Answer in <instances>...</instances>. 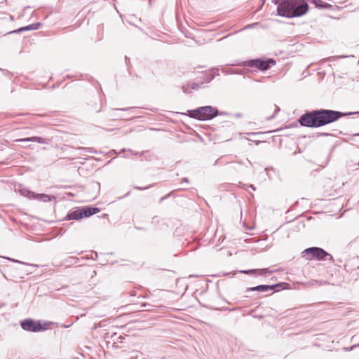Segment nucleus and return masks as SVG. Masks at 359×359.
<instances>
[{"label": "nucleus", "mask_w": 359, "mask_h": 359, "mask_svg": "<svg viewBox=\"0 0 359 359\" xmlns=\"http://www.w3.org/2000/svg\"><path fill=\"white\" fill-rule=\"evenodd\" d=\"M257 269H249V270H243V271H240L239 272L241 273H245V274H253L255 276H257Z\"/></svg>", "instance_id": "ddd939ff"}, {"label": "nucleus", "mask_w": 359, "mask_h": 359, "mask_svg": "<svg viewBox=\"0 0 359 359\" xmlns=\"http://www.w3.org/2000/svg\"><path fill=\"white\" fill-rule=\"evenodd\" d=\"M355 135H359V133H355Z\"/></svg>", "instance_id": "473e14b6"}, {"label": "nucleus", "mask_w": 359, "mask_h": 359, "mask_svg": "<svg viewBox=\"0 0 359 359\" xmlns=\"http://www.w3.org/2000/svg\"><path fill=\"white\" fill-rule=\"evenodd\" d=\"M41 26V23L39 22H37V23H33L32 25H29L28 26H26V27H22L17 30H15V31H13V32H10L9 33H19V32H22L23 31H29V30H36L38 29Z\"/></svg>", "instance_id": "6e6552de"}, {"label": "nucleus", "mask_w": 359, "mask_h": 359, "mask_svg": "<svg viewBox=\"0 0 359 359\" xmlns=\"http://www.w3.org/2000/svg\"><path fill=\"white\" fill-rule=\"evenodd\" d=\"M321 135H330V134L329 133H322Z\"/></svg>", "instance_id": "c85d7f7f"}, {"label": "nucleus", "mask_w": 359, "mask_h": 359, "mask_svg": "<svg viewBox=\"0 0 359 359\" xmlns=\"http://www.w3.org/2000/svg\"><path fill=\"white\" fill-rule=\"evenodd\" d=\"M288 140H285V142H287L288 140H291L290 139L287 138Z\"/></svg>", "instance_id": "7c9ffc66"}, {"label": "nucleus", "mask_w": 359, "mask_h": 359, "mask_svg": "<svg viewBox=\"0 0 359 359\" xmlns=\"http://www.w3.org/2000/svg\"><path fill=\"white\" fill-rule=\"evenodd\" d=\"M272 2L278 6V15L283 17H299L309 9L308 4L304 0H272Z\"/></svg>", "instance_id": "f03ea898"}, {"label": "nucleus", "mask_w": 359, "mask_h": 359, "mask_svg": "<svg viewBox=\"0 0 359 359\" xmlns=\"http://www.w3.org/2000/svg\"><path fill=\"white\" fill-rule=\"evenodd\" d=\"M8 260H11L13 262H17V263H20V264H27V263L25 262H20L19 260H17V259H10V258H8Z\"/></svg>", "instance_id": "f3484780"}, {"label": "nucleus", "mask_w": 359, "mask_h": 359, "mask_svg": "<svg viewBox=\"0 0 359 359\" xmlns=\"http://www.w3.org/2000/svg\"><path fill=\"white\" fill-rule=\"evenodd\" d=\"M273 114L271 116L267 117V119L273 118L275 115L280 111V108L277 105H273Z\"/></svg>", "instance_id": "4468645a"}, {"label": "nucleus", "mask_w": 359, "mask_h": 359, "mask_svg": "<svg viewBox=\"0 0 359 359\" xmlns=\"http://www.w3.org/2000/svg\"><path fill=\"white\" fill-rule=\"evenodd\" d=\"M20 326L24 330L32 332H37L45 330L39 321H35L31 318L22 320Z\"/></svg>", "instance_id": "0eeeda50"}, {"label": "nucleus", "mask_w": 359, "mask_h": 359, "mask_svg": "<svg viewBox=\"0 0 359 359\" xmlns=\"http://www.w3.org/2000/svg\"><path fill=\"white\" fill-rule=\"evenodd\" d=\"M311 1L317 7L319 8H325L326 7V4L323 3L320 0H311Z\"/></svg>", "instance_id": "f8f14e48"}, {"label": "nucleus", "mask_w": 359, "mask_h": 359, "mask_svg": "<svg viewBox=\"0 0 359 359\" xmlns=\"http://www.w3.org/2000/svg\"><path fill=\"white\" fill-rule=\"evenodd\" d=\"M250 187L253 189V190H255V187L252 185V184H250Z\"/></svg>", "instance_id": "5701e85b"}, {"label": "nucleus", "mask_w": 359, "mask_h": 359, "mask_svg": "<svg viewBox=\"0 0 359 359\" xmlns=\"http://www.w3.org/2000/svg\"><path fill=\"white\" fill-rule=\"evenodd\" d=\"M306 137L305 135H303V136H299V138L297 139V142H299L301 140H302L303 139H304Z\"/></svg>", "instance_id": "412c9836"}, {"label": "nucleus", "mask_w": 359, "mask_h": 359, "mask_svg": "<svg viewBox=\"0 0 359 359\" xmlns=\"http://www.w3.org/2000/svg\"><path fill=\"white\" fill-rule=\"evenodd\" d=\"M359 114L357 112L342 113L330 109L313 110L302 114L299 118L302 126L318 128L337 121L343 116Z\"/></svg>", "instance_id": "f257e3e1"}, {"label": "nucleus", "mask_w": 359, "mask_h": 359, "mask_svg": "<svg viewBox=\"0 0 359 359\" xmlns=\"http://www.w3.org/2000/svg\"><path fill=\"white\" fill-rule=\"evenodd\" d=\"M15 141L22 142H39V143H45L46 142V140L44 138H43L41 137H39V136H32L31 137L16 140Z\"/></svg>", "instance_id": "1a4fd4ad"}, {"label": "nucleus", "mask_w": 359, "mask_h": 359, "mask_svg": "<svg viewBox=\"0 0 359 359\" xmlns=\"http://www.w3.org/2000/svg\"><path fill=\"white\" fill-rule=\"evenodd\" d=\"M187 115L201 121L210 120L218 114V110L211 106L200 107L195 109L187 110Z\"/></svg>", "instance_id": "7ed1b4c3"}, {"label": "nucleus", "mask_w": 359, "mask_h": 359, "mask_svg": "<svg viewBox=\"0 0 359 359\" xmlns=\"http://www.w3.org/2000/svg\"><path fill=\"white\" fill-rule=\"evenodd\" d=\"M43 201H49V200H50L49 196H47V195H43Z\"/></svg>", "instance_id": "6ab92c4d"}, {"label": "nucleus", "mask_w": 359, "mask_h": 359, "mask_svg": "<svg viewBox=\"0 0 359 359\" xmlns=\"http://www.w3.org/2000/svg\"><path fill=\"white\" fill-rule=\"evenodd\" d=\"M136 189H142V188H140V187H136Z\"/></svg>", "instance_id": "2f4dec72"}, {"label": "nucleus", "mask_w": 359, "mask_h": 359, "mask_svg": "<svg viewBox=\"0 0 359 359\" xmlns=\"http://www.w3.org/2000/svg\"><path fill=\"white\" fill-rule=\"evenodd\" d=\"M80 149H82V150H85V151H87L88 152H92L91 151V149L90 148H84V147H82V148H79Z\"/></svg>", "instance_id": "aec40b11"}, {"label": "nucleus", "mask_w": 359, "mask_h": 359, "mask_svg": "<svg viewBox=\"0 0 359 359\" xmlns=\"http://www.w3.org/2000/svg\"><path fill=\"white\" fill-rule=\"evenodd\" d=\"M273 131L274 130H270V131H266V132H251V133H245V135H264V134L271 133V132H273Z\"/></svg>", "instance_id": "2eb2a0df"}, {"label": "nucleus", "mask_w": 359, "mask_h": 359, "mask_svg": "<svg viewBox=\"0 0 359 359\" xmlns=\"http://www.w3.org/2000/svg\"><path fill=\"white\" fill-rule=\"evenodd\" d=\"M198 140L201 142H204V144H206V142L205 140L203 138L202 136H198Z\"/></svg>", "instance_id": "a211bd4d"}, {"label": "nucleus", "mask_w": 359, "mask_h": 359, "mask_svg": "<svg viewBox=\"0 0 359 359\" xmlns=\"http://www.w3.org/2000/svg\"><path fill=\"white\" fill-rule=\"evenodd\" d=\"M205 137L208 139V140H209L210 142V141H212V139L210 138V136L207 135V136H205Z\"/></svg>", "instance_id": "b1692460"}, {"label": "nucleus", "mask_w": 359, "mask_h": 359, "mask_svg": "<svg viewBox=\"0 0 359 359\" xmlns=\"http://www.w3.org/2000/svg\"><path fill=\"white\" fill-rule=\"evenodd\" d=\"M147 153V151H142L141 152V156H143L144 155V154Z\"/></svg>", "instance_id": "a878e982"}, {"label": "nucleus", "mask_w": 359, "mask_h": 359, "mask_svg": "<svg viewBox=\"0 0 359 359\" xmlns=\"http://www.w3.org/2000/svg\"><path fill=\"white\" fill-rule=\"evenodd\" d=\"M275 64L276 62L273 59H268L267 60L255 59L243 62V66L264 71L269 69L271 67L275 65Z\"/></svg>", "instance_id": "423d86ee"}, {"label": "nucleus", "mask_w": 359, "mask_h": 359, "mask_svg": "<svg viewBox=\"0 0 359 359\" xmlns=\"http://www.w3.org/2000/svg\"><path fill=\"white\" fill-rule=\"evenodd\" d=\"M304 257L306 256V259L312 260H323V261H331L333 257L331 255L324 250L323 248L318 247H311L305 249L303 252Z\"/></svg>", "instance_id": "39448f33"}, {"label": "nucleus", "mask_w": 359, "mask_h": 359, "mask_svg": "<svg viewBox=\"0 0 359 359\" xmlns=\"http://www.w3.org/2000/svg\"><path fill=\"white\" fill-rule=\"evenodd\" d=\"M182 180H183V182H188V179L187 178H184Z\"/></svg>", "instance_id": "393cba45"}, {"label": "nucleus", "mask_w": 359, "mask_h": 359, "mask_svg": "<svg viewBox=\"0 0 359 359\" xmlns=\"http://www.w3.org/2000/svg\"><path fill=\"white\" fill-rule=\"evenodd\" d=\"M236 116H237V117H241V114H236Z\"/></svg>", "instance_id": "cd10ccee"}, {"label": "nucleus", "mask_w": 359, "mask_h": 359, "mask_svg": "<svg viewBox=\"0 0 359 359\" xmlns=\"http://www.w3.org/2000/svg\"><path fill=\"white\" fill-rule=\"evenodd\" d=\"M254 292V291H257V292H259V285H257V286H255V287H248L246 289V292Z\"/></svg>", "instance_id": "dca6fc26"}, {"label": "nucleus", "mask_w": 359, "mask_h": 359, "mask_svg": "<svg viewBox=\"0 0 359 359\" xmlns=\"http://www.w3.org/2000/svg\"><path fill=\"white\" fill-rule=\"evenodd\" d=\"M257 276H263L268 273H272V271H270L268 268L257 269Z\"/></svg>", "instance_id": "9b49d317"}, {"label": "nucleus", "mask_w": 359, "mask_h": 359, "mask_svg": "<svg viewBox=\"0 0 359 359\" xmlns=\"http://www.w3.org/2000/svg\"><path fill=\"white\" fill-rule=\"evenodd\" d=\"M281 285L280 283L275 284V285H259V292H266L269 290H273L275 288L280 287Z\"/></svg>", "instance_id": "9d476101"}, {"label": "nucleus", "mask_w": 359, "mask_h": 359, "mask_svg": "<svg viewBox=\"0 0 359 359\" xmlns=\"http://www.w3.org/2000/svg\"><path fill=\"white\" fill-rule=\"evenodd\" d=\"M100 212L98 208L84 206L83 208H78L76 210L69 212L66 217V220H79L84 217H88Z\"/></svg>", "instance_id": "20e7f679"}, {"label": "nucleus", "mask_w": 359, "mask_h": 359, "mask_svg": "<svg viewBox=\"0 0 359 359\" xmlns=\"http://www.w3.org/2000/svg\"><path fill=\"white\" fill-rule=\"evenodd\" d=\"M326 164H327V161L325 163V164H324V165H320V166H321V167H324V166H325V165H326Z\"/></svg>", "instance_id": "bb28decb"}, {"label": "nucleus", "mask_w": 359, "mask_h": 359, "mask_svg": "<svg viewBox=\"0 0 359 359\" xmlns=\"http://www.w3.org/2000/svg\"><path fill=\"white\" fill-rule=\"evenodd\" d=\"M217 161H218V160L215 161V162L214 165H216V164H217Z\"/></svg>", "instance_id": "c756f323"}, {"label": "nucleus", "mask_w": 359, "mask_h": 359, "mask_svg": "<svg viewBox=\"0 0 359 359\" xmlns=\"http://www.w3.org/2000/svg\"><path fill=\"white\" fill-rule=\"evenodd\" d=\"M128 151H129L131 153V154H133V155H137V154H138L137 152H133L132 150H128Z\"/></svg>", "instance_id": "4be33fe9"}]
</instances>
